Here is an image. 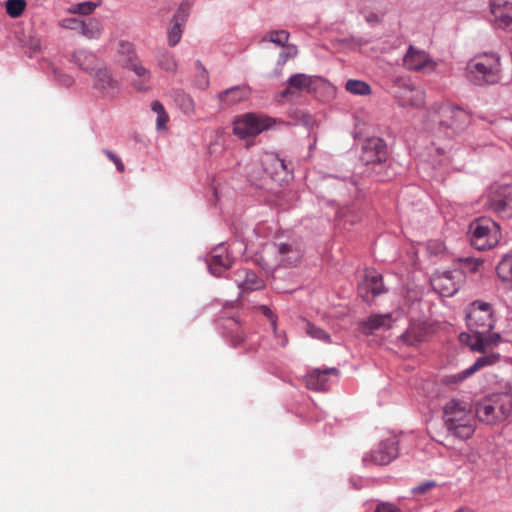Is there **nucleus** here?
<instances>
[{"mask_svg": "<svg viewBox=\"0 0 512 512\" xmlns=\"http://www.w3.org/2000/svg\"><path fill=\"white\" fill-rule=\"evenodd\" d=\"M466 320L470 333H461L459 340L474 352L491 353L501 342L500 334L491 332L495 323L491 305L474 301L469 306Z\"/></svg>", "mask_w": 512, "mask_h": 512, "instance_id": "obj_1", "label": "nucleus"}, {"mask_svg": "<svg viewBox=\"0 0 512 512\" xmlns=\"http://www.w3.org/2000/svg\"><path fill=\"white\" fill-rule=\"evenodd\" d=\"M444 427L449 435L467 440L475 431V415L469 405L459 400L449 401L443 410Z\"/></svg>", "mask_w": 512, "mask_h": 512, "instance_id": "obj_2", "label": "nucleus"}, {"mask_svg": "<svg viewBox=\"0 0 512 512\" xmlns=\"http://www.w3.org/2000/svg\"><path fill=\"white\" fill-rule=\"evenodd\" d=\"M466 71L475 85L496 84L501 79L500 58L494 53L477 55L467 63Z\"/></svg>", "mask_w": 512, "mask_h": 512, "instance_id": "obj_3", "label": "nucleus"}, {"mask_svg": "<svg viewBox=\"0 0 512 512\" xmlns=\"http://www.w3.org/2000/svg\"><path fill=\"white\" fill-rule=\"evenodd\" d=\"M511 412L512 388L483 399L477 404L474 415L482 423L496 424L504 421Z\"/></svg>", "mask_w": 512, "mask_h": 512, "instance_id": "obj_4", "label": "nucleus"}, {"mask_svg": "<svg viewBox=\"0 0 512 512\" xmlns=\"http://www.w3.org/2000/svg\"><path fill=\"white\" fill-rule=\"evenodd\" d=\"M430 120L440 132L450 137L462 132L469 124V114L456 106L440 104L430 112Z\"/></svg>", "mask_w": 512, "mask_h": 512, "instance_id": "obj_5", "label": "nucleus"}, {"mask_svg": "<svg viewBox=\"0 0 512 512\" xmlns=\"http://www.w3.org/2000/svg\"><path fill=\"white\" fill-rule=\"evenodd\" d=\"M483 204L497 217L512 219V185H491L483 195Z\"/></svg>", "mask_w": 512, "mask_h": 512, "instance_id": "obj_6", "label": "nucleus"}, {"mask_svg": "<svg viewBox=\"0 0 512 512\" xmlns=\"http://www.w3.org/2000/svg\"><path fill=\"white\" fill-rule=\"evenodd\" d=\"M470 242L478 250L493 248L500 239L499 225L489 218L474 220L469 226Z\"/></svg>", "mask_w": 512, "mask_h": 512, "instance_id": "obj_7", "label": "nucleus"}, {"mask_svg": "<svg viewBox=\"0 0 512 512\" xmlns=\"http://www.w3.org/2000/svg\"><path fill=\"white\" fill-rule=\"evenodd\" d=\"M279 264L283 267H295L303 259L305 246L301 238H278L274 242Z\"/></svg>", "mask_w": 512, "mask_h": 512, "instance_id": "obj_8", "label": "nucleus"}, {"mask_svg": "<svg viewBox=\"0 0 512 512\" xmlns=\"http://www.w3.org/2000/svg\"><path fill=\"white\" fill-rule=\"evenodd\" d=\"M271 125V118L248 113L234 121L233 132L238 137L244 139L260 134L262 131L271 127Z\"/></svg>", "mask_w": 512, "mask_h": 512, "instance_id": "obj_9", "label": "nucleus"}, {"mask_svg": "<svg viewBox=\"0 0 512 512\" xmlns=\"http://www.w3.org/2000/svg\"><path fill=\"white\" fill-rule=\"evenodd\" d=\"M403 67L411 72L430 73L436 70L437 63L422 49L410 45L402 59Z\"/></svg>", "mask_w": 512, "mask_h": 512, "instance_id": "obj_10", "label": "nucleus"}, {"mask_svg": "<svg viewBox=\"0 0 512 512\" xmlns=\"http://www.w3.org/2000/svg\"><path fill=\"white\" fill-rule=\"evenodd\" d=\"M462 272L444 271L435 274L431 279L433 289L444 297L453 296L459 289Z\"/></svg>", "mask_w": 512, "mask_h": 512, "instance_id": "obj_11", "label": "nucleus"}, {"mask_svg": "<svg viewBox=\"0 0 512 512\" xmlns=\"http://www.w3.org/2000/svg\"><path fill=\"white\" fill-rule=\"evenodd\" d=\"M397 440L394 437L381 441L369 455L364 457V462L375 465H387L398 456Z\"/></svg>", "mask_w": 512, "mask_h": 512, "instance_id": "obj_12", "label": "nucleus"}, {"mask_svg": "<svg viewBox=\"0 0 512 512\" xmlns=\"http://www.w3.org/2000/svg\"><path fill=\"white\" fill-rule=\"evenodd\" d=\"M93 87L103 96H113L119 90V82L113 77L105 63L93 74Z\"/></svg>", "mask_w": 512, "mask_h": 512, "instance_id": "obj_13", "label": "nucleus"}, {"mask_svg": "<svg viewBox=\"0 0 512 512\" xmlns=\"http://www.w3.org/2000/svg\"><path fill=\"white\" fill-rule=\"evenodd\" d=\"M207 263L209 271L219 277L232 266L233 259L228 252V248L224 244H219L211 250Z\"/></svg>", "mask_w": 512, "mask_h": 512, "instance_id": "obj_14", "label": "nucleus"}, {"mask_svg": "<svg viewBox=\"0 0 512 512\" xmlns=\"http://www.w3.org/2000/svg\"><path fill=\"white\" fill-rule=\"evenodd\" d=\"M500 361L499 353H487L480 356L469 368L447 378V383H461L484 367L495 365Z\"/></svg>", "mask_w": 512, "mask_h": 512, "instance_id": "obj_15", "label": "nucleus"}, {"mask_svg": "<svg viewBox=\"0 0 512 512\" xmlns=\"http://www.w3.org/2000/svg\"><path fill=\"white\" fill-rule=\"evenodd\" d=\"M384 292L382 276L376 271H367L364 280L358 286L359 296L366 302Z\"/></svg>", "mask_w": 512, "mask_h": 512, "instance_id": "obj_16", "label": "nucleus"}, {"mask_svg": "<svg viewBox=\"0 0 512 512\" xmlns=\"http://www.w3.org/2000/svg\"><path fill=\"white\" fill-rule=\"evenodd\" d=\"M398 103L403 107L420 108L425 103V92L414 85H403L397 92Z\"/></svg>", "mask_w": 512, "mask_h": 512, "instance_id": "obj_17", "label": "nucleus"}, {"mask_svg": "<svg viewBox=\"0 0 512 512\" xmlns=\"http://www.w3.org/2000/svg\"><path fill=\"white\" fill-rule=\"evenodd\" d=\"M190 13V5L184 2L180 5L177 13L174 15L171 25L168 29V43L170 46H175L179 43L183 31V27L188 19Z\"/></svg>", "mask_w": 512, "mask_h": 512, "instance_id": "obj_18", "label": "nucleus"}, {"mask_svg": "<svg viewBox=\"0 0 512 512\" xmlns=\"http://www.w3.org/2000/svg\"><path fill=\"white\" fill-rule=\"evenodd\" d=\"M316 80L317 78L302 73L292 75L288 80L289 86L283 90L281 96L286 99H292L296 91L311 92Z\"/></svg>", "mask_w": 512, "mask_h": 512, "instance_id": "obj_19", "label": "nucleus"}, {"mask_svg": "<svg viewBox=\"0 0 512 512\" xmlns=\"http://www.w3.org/2000/svg\"><path fill=\"white\" fill-rule=\"evenodd\" d=\"M251 95V90L246 85L234 86L218 94L217 98L221 108H228L242 101L247 100Z\"/></svg>", "mask_w": 512, "mask_h": 512, "instance_id": "obj_20", "label": "nucleus"}, {"mask_svg": "<svg viewBox=\"0 0 512 512\" xmlns=\"http://www.w3.org/2000/svg\"><path fill=\"white\" fill-rule=\"evenodd\" d=\"M491 14L497 27L512 29V2H492Z\"/></svg>", "mask_w": 512, "mask_h": 512, "instance_id": "obj_21", "label": "nucleus"}, {"mask_svg": "<svg viewBox=\"0 0 512 512\" xmlns=\"http://www.w3.org/2000/svg\"><path fill=\"white\" fill-rule=\"evenodd\" d=\"M263 166L265 171L275 180H285V177L290 173L286 161L273 153L265 156Z\"/></svg>", "mask_w": 512, "mask_h": 512, "instance_id": "obj_22", "label": "nucleus"}, {"mask_svg": "<svg viewBox=\"0 0 512 512\" xmlns=\"http://www.w3.org/2000/svg\"><path fill=\"white\" fill-rule=\"evenodd\" d=\"M72 57L74 63L90 75L104 64L94 53L84 49L75 51Z\"/></svg>", "mask_w": 512, "mask_h": 512, "instance_id": "obj_23", "label": "nucleus"}, {"mask_svg": "<svg viewBox=\"0 0 512 512\" xmlns=\"http://www.w3.org/2000/svg\"><path fill=\"white\" fill-rule=\"evenodd\" d=\"M392 323L391 314H373L367 318V320L360 323V330L364 334H371L375 330L384 328L389 329Z\"/></svg>", "mask_w": 512, "mask_h": 512, "instance_id": "obj_24", "label": "nucleus"}, {"mask_svg": "<svg viewBox=\"0 0 512 512\" xmlns=\"http://www.w3.org/2000/svg\"><path fill=\"white\" fill-rule=\"evenodd\" d=\"M330 374L336 375L338 374V370L336 368L313 370L305 378L307 388L316 391L323 390L327 382V376Z\"/></svg>", "mask_w": 512, "mask_h": 512, "instance_id": "obj_25", "label": "nucleus"}, {"mask_svg": "<svg viewBox=\"0 0 512 512\" xmlns=\"http://www.w3.org/2000/svg\"><path fill=\"white\" fill-rule=\"evenodd\" d=\"M236 281L242 291H253L263 287L262 280L258 278L255 272L249 270L238 271Z\"/></svg>", "mask_w": 512, "mask_h": 512, "instance_id": "obj_26", "label": "nucleus"}, {"mask_svg": "<svg viewBox=\"0 0 512 512\" xmlns=\"http://www.w3.org/2000/svg\"><path fill=\"white\" fill-rule=\"evenodd\" d=\"M122 66L134 72L143 83L149 81L151 77L150 71L142 65L138 56L123 60Z\"/></svg>", "mask_w": 512, "mask_h": 512, "instance_id": "obj_27", "label": "nucleus"}, {"mask_svg": "<svg viewBox=\"0 0 512 512\" xmlns=\"http://www.w3.org/2000/svg\"><path fill=\"white\" fill-rule=\"evenodd\" d=\"M365 154L368 153V150H375V157L370 158L368 156H364V160L367 163H376L381 162L384 157V144L381 139H371L364 146Z\"/></svg>", "mask_w": 512, "mask_h": 512, "instance_id": "obj_28", "label": "nucleus"}, {"mask_svg": "<svg viewBox=\"0 0 512 512\" xmlns=\"http://www.w3.org/2000/svg\"><path fill=\"white\" fill-rule=\"evenodd\" d=\"M79 32L88 39H97L102 33V26L95 19H90L88 22L82 21Z\"/></svg>", "mask_w": 512, "mask_h": 512, "instance_id": "obj_29", "label": "nucleus"}, {"mask_svg": "<svg viewBox=\"0 0 512 512\" xmlns=\"http://www.w3.org/2000/svg\"><path fill=\"white\" fill-rule=\"evenodd\" d=\"M175 102L184 114L189 115V116L195 114L196 104L190 95H188L184 92H180L177 94V96L175 98Z\"/></svg>", "mask_w": 512, "mask_h": 512, "instance_id": "obj_30", "label": "nucleus"}, {"mask_svg": "<svg viewBox=\"0 0 512 512\" xmlns=\"http://www.w3.org/2000/svg\"><path fill=\"white\" fill-rule=\"evenodd\" d=\"M496 271L502 281L512 282V252L503 257Z\"/></svg>", "mask_w": 512, "mask_h": 512, "instance_id": "obj_31", "label": "nucleus"}, {"mask_svg": "<svg viewBox=\"0 0 512 512\" xmlns=\"http://www.w3.org/2000/svg\"><path fill=\"white\" fill-rule=\"evenodd\" d=\"M425 336V331L419 326L412 325L408 328V330L401 336V339L407 345H415L421 341H423Z\"/></svg>", "mask_w": 512, "mask_h": 512, "instance_id": "obj_32", "label": "nucleus"}, {"mask_svg": "<svg viewBox=\"0 0 512 512\" xmlns=\"http://www.w3.org/2000/svg\"><path fill=\"white\" fill-rule=\"evenodd\" d=\"M151 109L157 114L156 129L158 131L166 130V125L169 121V115L166 113L163 104L159 101H153L151 103Z\"/></svg>", "mask_w": 512, "mask_h": 512, "instance_id": "obj_33", "label": "nucleus"}, {"mask_svg": "<svg viewBox=\"0 0 512 512\" xmlns=\"http://www.w3.org/2000/svg\"><path fill=\"white\" fill-rule=\"evenodd\" d=\"M345 88L354 95L365 96L371 93V87L368 83L356 79H349L346 82Z\"/></svg>", "mask_w": 512, "mask_h": 512, "instance_id": "obj_34", "label": "nucleus"}, {"mask_svg": "<svg viewBox=\"0 0 512 512\" xmlns=\"http://www.w3.org/2000/svg\"><path fill=\"white\" fill-rule=\"evenodd\" d=\"M305 332L311 338H314V339H317V340H320V341H323L326 343H331L330 335L322 328L317 327L310 322H306Z\"/></svg>", "mask_w": 512, "mask_h": 512, "instance_id": "obj_35", "label": "nucleus"}, {"mask_svg": "<svg viewBox=\"0 0 512 512\" xmlns=\"http://www.w3.org/2000/svg\"><path fill=\"white\" fill-rule=\"evenodd\" d=\"M195 66L198 73L195 78V86L201 90H205L209 87V75L207 70L202 65L201 61H196Z\"/></svg>", "mask_w": 512, "mask_h": 512, "instance_id": "obj_36", "label": "nucleus"}, {"mask_svg": "<svg viewBox=\"0 0 512 512\" xmlns=\"http://www.w3.org/2000/svg\"><path fill=\"white\" fill-rule=\"evenodd\" d=\"M158 65L167 72H175L178 67L174 56L169 52H162L158 56Z\"/></svg>", "mask_w": 512, "mask_h": 512, "instance_id": "obj_37", "label": "nucleus"}, {"mask_svg": "<svg viewBox=\"0 0 512 512\" xmlns=\"http://www.w3.org/2000/svg\"><path fill=\"white\" fill-rule=\"evenodd\" d=\"M289 39V33L286 30H275L270 31L263 39L262 41H270L272 43H275L279 46H284Z\"/></svg>", "mask_w": 512, "mask_h": 512, "instance_id": "obj_38", "label": "nucleus"}, {"mask_svg": "<svg viewBox=\"0 0 512 512\" xmlns=\"http://www.w3.org/2000/svg\"><path fill=\"white\" fill-rule=\"evenodd\" d=\"M97 5L98 2H78L73 4L68 10L73 14L88 15L95 10Z\"/></svg>", "mask_w": 512, "mask_h": 512, "instance_id": "obj_39", "label": "nucleus"}, {"mask_svg": "<svg viewBox=\"0 0 512 512\" xmlns=\"http://www.w3.org/2000/svg\"><path fill=\"white\" fill-rule=\"evenodd\" d=\"M120 59L119 62L122 64V61L125 59H131L132 57H137L134 46L132 43L127 41H120L118 44V50H117Z\"/></svg>", "mask_w": 512, "mask_h": 512, "instance_id": "obj_40", "label": "nucleus"}, {"mask_svg": "<svg viewBox=\"0 0 512 512\" xmlns=\"http://www.w3.org/2000/svg\"><path fill=\"white\" fill-rule=\"evenodd\" d=\"M483 262L475 258H465L460 260V267L463 272L476 273L482 266Z\"/></svg>", "mask_w": 512, "mask_h": 512, "instance_id": "obj_41", "label": "nucleus"}, {"mask_svg": "<svg viewBox=\"0 0 512 512\" xmlns=\"http://www.w3.org/2000/svg\"><path fill=\"white\" fill-rule=\"evenodd\" d=\"M27 2H4L6 12L9 16L19 17L26 8Z\"/></svg>", "mask_w": 512, "mask_h": 512, "instance_id": "obj_42", "label": "nucleus"}, {"mask_svg": "<svg viewBox=\"0 0 512 512\" xmlns=\"http://www.w3.org/2000/svg\"><path fill=\"white\" fill-rule=\"evenodd\" d=\"M25 47L28 56L32 57L41 50V41L37 37L30 36L25 42Z\"/></svg>", "mask_w": 512, "mask_h": 512, "instance_id": "obj_43", "label": "nucleus"}, {"mask_svg": "<svg viewBox=\"0 0 512 512\" xmlns=\"http://www.w3.org/2000/svg\"><path fill=\"white\" fill-rule=\"evenodd\" d=\"M245 340V334L240 327H236L235 330H231L230 332V341L234 347L239 346Z\"/></svg>", "mask_w": 512, "mask_h": 512, "instance_id": "obj_44", "label": "nucleus"}, {"mask_svg": "<svg viewBox=\"0 0 512 512\" xmlns=\"http://www.w3.org/2000/svg\"><path fill=\"white\" fill-rule=\"evenodd\" d=\"M82 21H79L76 18H66L62 19L59 22V25L66 29L78 30L80 31Z\"/></svg>", "mask_w": 512, "mask_h": 512, "instance_id": "obj_45", "label": "nucleus"}, {"mask_svg": "<svg viewBox=\"0 0 512 512\" xmlns=\"http://www.w3.org/2000/svg\"><path fill=\"white\" fill-rule=\"evenodd\" d=\"M103 152L107 156V158L115 164V166L119 172H121V173L124 172L125 166H124L122 160L120 159V157H118L116 154H114L110 150H104Z\"/></svg>", "mask_w": 512, "mask_h": 512, "instance_id": "obj_46", "label": "nucleus"}, {"mask_svg": "<svg viewBox=\"0 0 512 512\" xmlns=\"http://www.w3.org/2000/svg\"><path fill=\"white\" fill-rule=\"evenodd\" d=\"M436 486L434 481H426L412 489L414 494H424Z\"/></svg>", "mask_w": 512, "mask_h": 512, "instance_id": "obj_47", "label": "nucleus"}, {"mask_svg": "<svg viewBox=\"0 0 512 512\" xmlns=\"http://www.w3.org/2000/svg\"><path fill=\"white\" fill-rule=\"evenodd\" d=\"M375 512H402L398 507L390 503L379 504Z\"/></svg>", "mask_w": 512, "mask_h": 512, "instance_id": "obj_48", "label": "nucleus"}, {"mask_svg": "<svg viewBox=\"0 0 512 512\" xmlns=\"http://www.w3.org/2000/svg\"><path fill=\"white\" fill-rule=\"evenodd\" d=\"M60 81L65 85V86H70L72 83H73V79L72 77L70 76H66V75H63V78L60 79Z\"/></svg>", "mask_w": 512, "mask_h": 512, "instance_id": "obj_49", "label": "nucleus"}, {"mask_svg": "<svg viewBox=\"0 0 512 512\" xmlns=\"http://www.w3.org/2000/svg\"><path fill=\"white\" fill-rule=\"evenodd\" d=\"M366 20H367L369 23H375V22H378V21H379V17H378V15H376V14H370V15L366 16Z\"/></svg>", "mask_w": 512, "mask_h": 512, "instance_id": "obj_50", "label": "nucleus"}, {"mask_svg": "<svg viewBox=\"0 0 512 512\" xmlns=\"http://www.w3.org/2000/svg\"><path fill=\"white\" fill-rule=\"evenodd\" d=\"M263 310H264V313H265L268 317H270L271 319L273 318V315H272L271 311H270L267 307H265V306H264V307H263Z\"/></svg>", "mask_w": 512, "mask_h": 512, "instance_id": "obj_51", "label": "nucleus"}, {"mask_svg": "<svg viewBox=\"0 0 512 512\" xmlns=\"http://www.w3.org/2000/svg\"><path fill=\"white\" fill-rule=\"evenodd\" d=\"M263 310H264V313H265L268 317H270L271 319L273 318V315H272L271 311H270L267 307H265V306H264V307H263Z\"/></svg>", "mask_w": 512, "mask_h": 512, "instance_id": "obj_52", "label": "nucleus"}, {"mask_svg": "<svg viewBox=\"0 0 512 512\" xmlns=\"http://www.w3.org/2000/svg\"><path fill=\"white\" fill-rule=\"evenodd\" d=\"M455 512H473L470 508L462 507L456 510Z\"/></svg>", "mask_w": 512, "mask_h": 512, "instance_id": "obj_53", "label": "nucleus"}]
</instances>
